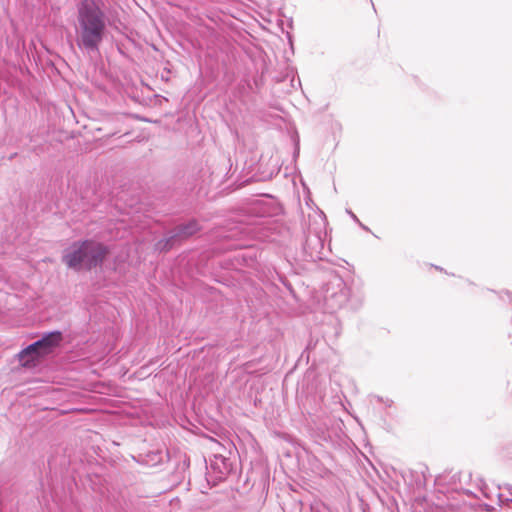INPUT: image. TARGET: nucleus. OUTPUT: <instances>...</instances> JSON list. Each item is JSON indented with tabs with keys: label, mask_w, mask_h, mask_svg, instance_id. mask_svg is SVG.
Instances as JSON below:
<instances>
[{
	"label": "nucleus",
	"mask_w": 512,
	"mask_h": 512,
	"mask_svg": "<svg viewBox=\"0 0 512 512\" xmlns=\"http://www.w3.org/2000/svg\"><path fill=\"white\" fill-rule=\"evenodd\" d=\"M105 12L94 0H82L78 5L77 45L88 53L98 52L106 33Z\"/></svg>",
	"instance_id": "1"
},
{
	"label": "nucleus",
	"mask_w": 512,
	"mask_h": 512,
	"mask_svg": "<svg viewBox=\"0 0 512 512\" xmlns=\"http://www.w3.org/2000/svg\"><path fill=\"white\" fill-rule=\"evenodd\" d=\"M109 254V249L103 243L94 240L74 242L62 256V262L76 272L91 271L101 266Z\"/></svg>",
	"instance_id": "2"
},
{
	"label": "nucleus",
	"mask_w": 512,
	"mask_h": 512,
	"mask_svg": "<svg viewBox=\"0 0 512 512\" xmlns=\"http://www.w3.org/2000/svg\"><path fill=\"white\" fill-rule=\"evenodd\" d=\"M63 340L60 331H51L42 335L40 339L28 345L18 354L19 361L25 367H31L40 358H43L54 351Z\"/></svg>",
	"instance_id": "3"
},
{
	"label": "nucleus",
	"mask_w": 512,
	"mask_h": 512,
	"mask_svg": "<svg viewBox=\"0 0 512 512\" xmlns=\"http://www.w3.org/2000/svg\"><path fill=\"white\" fill-rule=\"evenodd\" d=\"M349 300V289L342 278L335 276L331 279L324 292V301L331 312L342 308Z\"/></svg>",
	"instance_id": "4"
},
{
	"label": "nucleus",
	"mask_w": 512,
	"mask_h": 512,
	"mask_svg": "<svg viewBox=\"0 0 512 512\" xmlns=\"http://www.w3.org/2000/svg\"><path fill=\"white\" fill-rule=\"evenodd\" d=\"M199 230L200 226L198 222L195 220H191L186 224L178 225L173 230L169 231L168 234L163 239H160L155 244V248L160 252L169 251L176 244L194 235Z\"/></svg>",
	"instance_id": "5"
},
{
	"label": "nucleus",
	"mask_w": 512,
	"mask_h": 512,
	"mask_svg": "<svg viewBox=\"0 0 512 512\" xmlns=\"http://www.w3.org/2000/svg\"><path fill=\"white\" fill-rule=\"evenodd\" d=\"M210 467L219 474L220 478L224 477L231 471V463L229 459L222 455H215L214 459L211 460Z\"/></svg>",
	"instance_id": "6"
},
{
	"label": "nucleus",
	"mask_w": 512,
	"mask_h": 512,
	"mask_svg": "<svg viewBox=\"0 0 512 512\" xmlns=\"http://www.w3.org/2000/svg\"><path fill=\"white\" fill-rule=\"evenodd\" d=\"M323 248V242L319 235H308L305 242V249H311L310 254L313 255V252L320 253V250Z\"/></svg>",
	"instance_id": "7"
},
{
	"label": "nucleus",
	"mask_w": 512,
	"mask_h": 512,
	"mask_svg": "<svg viewBox=\"0 0 512 512\" xmlns=\"http://www.w3.org/2000/svg\"><path fill=\"white\" fill-rule=\"evenodd\" d=\"M348 214L351 216V218L356 221L357 223H359V219L357 218V216L352 212V211H347Z\"/></svg>",
	"instance_id": "8"
},
{
	"label": "nucleus",
	"mask_w": 512,
	"mask_h": 512,
	"mask_svg": "<svg viewBox=\"0 0 512 512\" xmlns=\"http://www.w3.org/2000/svg\"><path fill=\"white\" fill-rule=\"evenodd\" d=\"M385 404H386L387 406H391L392 401H391V400H387V401L385 402Z\"/></svg>",
	"instance_id": "9"
},
{
	"label": "nucleus",
	"mask_w": 512,
	"mask_h": 512,
	"mask_svg": "<svg viewBox=\"0 0 512 512\" xmlns=\"http://www.w3.org/2000/svg\"><path fill=\"white\" fill-rule=\"evenodd\" d=\"M374 398L377 400V401H382V398L379 397V396H374Z\"/></svg>",
	"instance_id": "10"
}]
</instances>
